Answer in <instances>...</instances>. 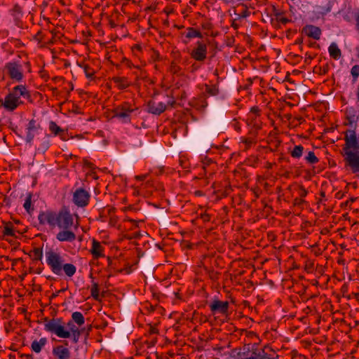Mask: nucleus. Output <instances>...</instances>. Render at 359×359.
Wrapping results in <instances>:
<instances>
[{"mask_svg":"<svg viewBox=\"0 0 359 359\" xmlns=\"http://www.w3.org/2000/svg\"><path fill=\"white\" fill-rule=\"evenodd\" d=\"M90 293L94 299H99V286L97 283H93L92 287L90 289Z\"/></svg>","mask_w":359,"mask_h":359,"instance_id":"33","label":"nucleus"},{"mask_svg":"<svg viewBox=\"0 0 359 359\" xmlns=\"http://www.w3.org/2000/svg\"><path fill=\"white\" fill-rule=\"evenodd\" d=\"M21 97L30 100L31 94L25 85H18L1 101V106L8 111H15L19 106L22 105L24 102Z\"/></svg>","mask_w":359,"mask_h":359,"instance_id":"2","label":"nucleus"},{"mask_svg":"<svg viewBox=\"0 0 359 359\" xmlns=\"http://www.w3.org/2000/svg\"><path fill=\"white\" fill-rule=\"evenodd\" d=\"M147 177V175H140L135 176V180L137 181H143V180H146Z\"/></svg>","mask_w":359,"mask_h":359,"instance_id":"48","label":"nucleus"},{"mask_svg":"<svg viewBox=\"0 0 359 359\" xmlns=\"http://www.w3.org/2000/svg\"><path fill=\"white\" fill-rule=\"evenodd\" d=\"M49 142L48 141H44L39 145L36 151L39 154H43L45 151L49 148Z\"/></svg>","mask_w":359,"mask_h":359,"instance_id":"35","label":"nucleus"},{"mask_svg":"<svg viewBox=\"0 0 359 359\" xmlns=\"http://www.w3.org/2000/svg\"><path fill=\"white\" fill-rule=\"evenodd\" d=\"M205 93L208 96H215L219 93V88L217 84L205 85Z\"/></svg>","mask_w":359,"mask_h":359,"instance_id":"28","label":"nucleus"},{"mask_svg":"<svg viewBox=\"0 0 359 359\" xmlns=\"http://www.w3.org/2000/svg\"><path fill=\"white\" fill-rule=\"evenodd\" d=\"M48 129L53 135L59 136L62 141H67L69 140L67 130L60 128L55 121H50L49 122Z\"/></svg>","mask_w":359,"mask_h":359,"instance_id":"14","label":"nucleus"},{"mask_svg":"<svg viewBox=\"0 0 359 359\" xmlns=\"http://www.w3.org/2000/svg\"><path fill=\"white\" fill-rule=\"evenodd\" d=\"M234 359H277V357L274 355V354H268L264 351L259 353H253L249 357H245L244 353L238 352L236 355L233 356Z\"/></svg>","mask_w":359,"mask_h":359,"instance_id":"17","label":"nucleus"},{"mask_svg":"<svg viewBox=\"0 0 359 359\" xmlns=\"http://www.w3.org/2000/svg\"><path fill=\"white\" fill-rule=\"evenodd\" d=\"M196 273V278H194V284L198 287L196 290L198 291H200L201 287L200 286V282L201 281V271H200V267L198 266V269L195 271Z\"/></svg>","mask_w":359,"mask_h":359,"instance_id":"38","label":"nucleus"},{"mask_svg":"<svg viewBox=\"0 0 359 359\" xmlns=\"http://www.w3.org/2000/svg\"><path fill=\"white\" fill-rule=\"evenodd\" d=\"M304 148L302 145H295L291 151L292 157H300L304 152Z\"/></svg>","mask_w":359,"mask_h":359,"instance_id":"32","label":"nucleus"},{"mask_svg":"<svg viewBox=\"0 0 359 359\" xmlns=\"http://www.w3.org/2000/svg\"><path fill=\"white\" fill-rule=\"evenodd\" d=\"M351 74L353 77V81L355 82L359 76V65H355L351 69Z\"/></svg>","mask_w":359,"mask_h":359,"instance_id":"36","label":"nucleus"},{"mask_svg":"<svg viewBox=\"0 0 359 359\" xmlns=\"http://www.w3.org/2000/svg\"><path fill=\"white\" fill-rule=\"evenodd\" d=\"M25 65L29 67V72H30V63L27 62L25 63Z\"/></svg>","mask_w":359,"mask_h":359,"instance_id":"61","label":"nucleus"},{"mask_svg":"<svg viewBox=\"0 0 359 359\" xmlns=\"http://www.w3.org/2000/svg\"><path fill=\"white\" fill-rule=\"evenodd\" d=\"M47 343V339L45 337L41 338L39 341L34 340L31 345L32 350L35 353H40L42 348Z\"/></svg>","mask_w":359,"mask_h":359,"instance_id":"24","label":"nucleus"},{"mask_svg":"<svg viewBox=\"0 0 359 359\" xmlns=\"http://www.w3.org/2000/svg\"><path fill=\"white\" fill-rule=\"evenodd\" d=\"M70 325H72V327H71L69 330H67L62 325V320L61 318H53L46 321L44 324V329L46 331L54 333L58 337L63 339L69 338L71 334H73L74 333L76 334L81 332V330H80L72 322L69 321L67 323V326L70 327Z\"/></svg>","mask_w":359,"mask_h":359,"instance_id":"3","label":"nucleus"},{"mask_svg":"<svg viewBox=\"0 0 359 359\" xmlns=\"http://www.w3.org/2000/svg\"><path fill=\"white\" fill-rule=\"evenodd\" d=\"M210 307L212 312L225 313L228 311L229 303L228 302L215 300L210 304Z\"/></svg>","mask_w":359,"mask_h":359,"instance_id":"20","label":"nucleus"},{"mask_svg":"<svg viewBox=\"0 0 359 359\" xmlns=\"http://www.w3.org/2000/svg\"><path fill=\"white\" fill-rule=\"evenodd\" d=\"M182 36L184 37V43H189L193 39H202V32L200 29L189 27L182 33Z\"/></svg>","mask_w":359,"mask_h":359,"instance_id":"18","label":"nucleus"},{"mask_svg":"<svg viewBox=\"0 0 359 359\" xmlns=\"http://www.w3.org/2000/svg\"><path fill=\"white\" fill-rule=\"evenodd\" d=\"M231 126L234 128L235 130L240 132L241 130V124L238 121L237 119L234 118L231 123Z\"/></svg>","mask_w":359,"mask_h":359,"instance_id":"40","label":"nucleus"},{"mask_svg":"<svg viewBox=\"0 0 359 359\" xmlns=\"http://www.w3.org/2000/svg\"><path fill=\"white\" fill-rule=\"evenodd\" d=\"M336 2L337 0H329L325 6L320 7V13L323 15L330 13Z\"/></svg>","mask_w":359,"mask_h":359,"instance_id":"31","label":"nucleus"},{"mask_svg":"<svg viewBox=\"0 0 359 359\" xmlns=\"http://www.w3.org/2000/svg\"><path fill=\"white\" fill-rule=\"evenodd\" d=\"M259 110L258 107H253L250 109V115H254L255 116H257L259 115Z\"/></svg>","mask_w":359,"mask_h":359,"instance_id":"46","label":"nucleus"},{"mask_svg":"<svg viewBox=\"0 0 359 359\" xmlns=\"http://www.w3.org/2000/svg\"><path fill=\"white\" fill-rule=\"evenodd\" d=\"M175 103V101H168L167 104L172 106Z\"/></svg>","mask_w":359,"mask_h":359,"instance_id":"56","label":"nucleus"},{"mask_svg":"<svg viewBox=\"0 0 359 359\" xmlns=\"http://www.w3.org/2000/svg\"><path fill=\"white\" fill-rule=\"evenodd\" d=\"M138 109L134 102H123L112 110L113 117L123 123H129L131 122L132 117L137 115Z\"/></svg>","mask_w":359,"mask_h":359,"instance_id":"4","label":"nucleus"},{"mask_svg":"<svg viewBox=\"0 0 359 359\" xmlns=\"http://www.w3.org/2000/svg\"><path fill=\"white\" fill-rule=\"evenodd\" d=\"M345 142L344 149L347 157H359V139L354 130L346 132Z\"/></svg>","mask_w":359,"mask_h":359,"instance_id":"5","label":"nucleus"},{"mask_svg":"<svg viewBox=\"0 0 359 359\" xmlns=\"http://www.w3.org/2000/svg\"><path fill=\"white\" fill-rule=\"evenodd\" d=\"M40 130H41V124L36 119L29 120L26 127V142L31 144Z\"/></svg>","mask_w":359,"mask_h":359,"instance_id":"10","label":"nucleus"},{"mask_svg":"<svg viewBox=\"0 0 359 359\" xmlns=\"http://www.w3.org/2000/svg\"><path fill=\"white\" fill-rule=\"evenodd\" d=\"M65 345H57L53 348L52 353L55 359H70L71 351L68 346V341H64Z\"/></svg>","mask_w":359,"mask_h":359,"instance_id":"12","label":"nucleus"},{"mask_svg":"<svg viewBox=\"0 0 359 359\" xmlns=\"http://www.w3.org/2000/svg\"><path fill=\"white\" fill-rule=\"evenodd\" d=\"M297 196L304 199L308 194V191L302 186H297L295 189Z\"/></svg>","mask_w":359,"mask_h":359,"instance_id":"34","label":"nucleus"},{"mask_svg":"<svg viewBox=\"0 0 359 359\" xmlns=\"http://www.w3.org/2000/svg\"><path fill=\"white\" fill-rule=\"evenodd\" d=\"M279 20L280 22H281L283 24H286L288 22V20L285 18H279Z\"/></svg>","mask_w":359,"mask_h":359,"instance_id":"52","label":"nucleus"},{"mask_svg":"<svg viewBox=\"0 0 359 359\" xmlns=\"http://www.w3.org/2000/svg\"><path fill=\"white\" fill-rule=\"evenodd\" d=\"M32 194L28 193L26 196V198L25 200V203L23 204L24 208L28 213H30L31 212H32L34 210V208L32 205Z\"/></svg>","mask_w":359,"mask_h":359,"instance_id":"29","label":"nucleus"},{"mask_svg":"<svg viewBox=\"0 0 359 359\" xmlns=\"http://www.w3.org/2000/svg\"><path fill=\"white\" fill-rule=\"evenodd\" d=\"M344 19L345 20L348 21V22H349V21H350V18H349V17H348V15H344Z\"/></svg>","mask_w":359,"mask_h":359,"instance_id":"58","label":"nucleus"},{"mask_svg":"<svg viewBox=\"0 0 359 359\" xmlns=\"http://www.w3.org/2000/svg\"><path fill=\"white\" fill-rule=\"evenodd\" d=\"M80 67H81V65H80ZM82 67L83 69L86 76L88 79L93 80L95 77V71L88 65H83Z\"/></svg>","mask_w":359,"mask_h":359,"instance_id":"30","label":"nucleus"},{"mask_svg":"<svg viewBox=\"0 0 359 359\" xmlns=\"http://www.w3.org/2000/svg\"><path fill=\"white\" fill-rule=\"evenodd\" d=\"M330 56L335 60H338L341 57V51L337 44L332 42L328 47Z\"/></svg>","mask_w":359,"mask_h":359,"instance_id":"22","label":"nucleus"},{"mask_svg":"<svg viewBox=\"0 0 359 359\" xmlns=\"http://www.w3.org/2000/svg\"><path fill=\"white\" fill-rule=\"evenodd\" d=\"M41 76L42 78H44V79H45V78H46V74H45V73H43V72H41Z\"/></svg>","mask_w":359,"mask_h":359,"instance_id":"60","label":"nucleus"},{"mask_svg":"<svg viewBox=\"0 0 359 359\" xmlns=\"http://www.w3.org/2000/svg\"><path fill=\"white\" fill-rule=\"evenodd\" d=\"M52 90H53V92H55V91H57V88H53V89H52Z\"/></svg>","mask_w":359,"mask_h":359,"instance_id":"63","label":"nucleus"},{"mask_svg":"<svg viewBox=\"0 0 359 359\" xmlns=\"http://www.w3.org/2000/svg\"><path fill=\"white\" fill-rule=\"evenodd\" d=\"M260 129L258 123H253L250 131V137H241L240 142V148L243 150H247L256 143L255 135L256 133Z\"/></svg>","mask_w":359,"mask_h":359,"instance_id":"9","label":"nucleus"},{"mask_svg":"<svg viewBox=\"0 0 359 359\" xmlns=\"http://www.w3.org/2000/svg\"><path fill=\"white\" fill-rule=\"evenodd\" d=\"M302 34L309 38H312L315 40H319L322 35V30L320 27L313 25H306L302 28Z\"/></svg>","mask_w":359,"mask_h":359,"instance_id":"16","label":"nucleus"},{"mask_svg":"<svg viewBox=\"0 0 359 359\" xmlns=\"http://www.w3.org/2000/svg\"><path fill=\"white\" fill-rule=\"evenodd\" d=\"M306 157H316L313 151H309Z\"/></svg>","mask_w":359,"mask_h":359,"instance_id":"54","label":"nucleus"},{"mask_svg":"<svg viewBox=\"0 0 359 359\" xmlns=\"http://www.w3.org/2000/svg\"><path fill=\"white\" fill-rule=\"evenodd\" d=\"M32 256L34 260H41L43 258V250L41 248H34L32 250Z\"/></svg>","mask_w":359,"mask_h":359,"instance_id":"37","label":"nucleus"},{"mask_svg":"<svg viewBox=\"0 0 359 359\" xmlns=\"http://www.w3.org/2000/svg\"><path fill=\"white\" fill-rule=\"evenodd\" d=\"M231 26L235 29H237L238 28V24L236 22V20H233L232 24H231Z\"/></svg>","mask_w":359,"mask_h":359,"instance_id":"51","label":"nucleus"},{"mask_svg":"<svg viewBox=\"0 0 359 359\" xmlns=\"http://www.w3.org/2000/svg\"><path fill=\"white\" fill-rule=\"evenodd\" d=\"M4 71L13 81L20 82L24 78L23 68L20 61H11L4 66Z\"/></svg>","mask_w":359,"mask_h":359,"instance_id":"6","label":"nucleus"},{"mask_svg":"<svg viewBox=\"0 0 359 359\" xmlns=\"http://www.w3.org/2000/svg\"><path fill=\"white\" fill-rule=\"evenodd\" d=\"M76 266L73 264L65 262V259L64 258L62 264L59 265L55 275L58 276L65 275L66 276L71 278L76 273Z\"/></svg>","mask_w":359,"mask_h":359,"instance_id":"11","label":"nucleus"},{"mask_svg":"<svg viewBox=\"0 0 359 359\" xmlns=\"http://www.w3.org/2000/svg\"><path fill=\"white\" fill-rule=\"evenodd\" d=\"M201 67V65L200 64H196V63H194L190 67V72H196V70H198L199 68Z\"/></svg>","mask_w":359,"mask_h":359,"instance_id":"47","label":"nucleus"},{"mask_svg":"<svg viewBox=\"0 0 359 359\" xmlns=\"http://www.w3.org/2000/svg\"><path fill=\"white\" fill-rule=\"evenodd\" d=\"M72 320L78 325L81 326L84 324L85 318L83 315L79 311H75L72 314Z\"/></svg>","mask_w":359,"mask_h":359,"instance_id":"27","label":"nucleus"},{"mask_svg":"<svg viewBox=\"0 0 359 359\" xmlns=\"http://www.w3.org/2000/svg\"><path fill=\"white\" fill-rule=\"evenodd\" d=\"M208 275L210 279L215 280L218 278V273L215 271H208Z\"/></svg>","mask_w":359,"mask_h":359,"instance_id":"45","label":"nucleus"},{"mask_svg":"<svg viewBox=\"0 0 359 359\" xmlns=\"http://www.w3.org/2000/svg\"><path fill=\"white\" fill-rule=\"evenodd\" d=\"M195 194H196V196H201V191H196L195 192Z\"/></svg>","mask_w":359,"mask_h":359,"instance_id":"59","label":"nucleus"},{"mask_svg":"<svg viewBox=\"0 0 359 359\" xmlns=\"http://www.w3.org/2000/svg\"><path fill=\"white\" fill-rule=\"evenodd\" d=\"M40 224H48L51 228L57 227L61 229L56 234V239L60 242L74 241L76 234L71 230L72 227L77 229L79 224H74L73 215L67 210H61L59 212L46 210L41 212L38 215Z\"/></svg>","mask_w":359,"mask_h":359,"instance_id":"1","label":"nucleus"},{"mask_svg":"<svg viewBox=\"0 0 359 359\" xmlns=\"http://www.w3.org/2000/svg\"><path fill=\"white\" fill-rule=\"evenodd\" d=\"M151 332H152V333H155V332H156V329H155V328H154V327L151 329Z\"/></svg>","mask_w":359,"mask_h":359,"instance_id":"62","label":"nucleus"},{"mask_svg":"<svg viewBox=\"0 0 359 359\" xmlns=\"http://www.w3.org/2000/svg\"><path fill=\"white\" fill-rule=\"evenodd\" d=\"M197 46L194 47L190 52L191 58L201 62L202 61V42L197 41Z\"/></svg>","mask_w":359,"mask_h":359,"instance_id":"23","label":"nucleus"},{"mask_svg":"<svg viewBox=\"0 0 359 359\" xmlns=\"http://www.w3.org/2000/svg\"><path fill=\"white\" fill-rule=\"evenodd\" d=\"M122 63L130 69L133 67L138 68V67L135 66L130 60H129L128 59H126V58L123 59Z\"/></svg>","mask_w":359,"mask_h":359,"instance_id":"42","label":"nucleus"},{"mask_svg":"<svg viewBox=\"0 0 359 359\" xmlns=\"http://www.w3.org/2000/svg\"><path fill=\"white\" fill-rule=\"evenodd\" d=\"M348 119L349 120V123L351 124L353 122L355 121V116H348Z\"/></svg>","mask_w":359,"mask_h":359,"instance_id":"50","label":"nucleus"},{"mask_svg":"<svg viewBox=\"0 0 359 359\" xmlns=\"http://www.w3.org/2000/svg\"><path fill=\"white\" fill-rule=\"evenodd\" d=\"M15 229H14L11 222H6L3 229L4 236L16 237Z\"/></svg>","mask_w":359,"mask_h":359,"instance_id":"26","label":"nucleus"},{"mask_svg":"<svg viewBox=\"0 0 359 359\" xmlns=\"http://www.w3.org/2000/svg\"><path fill=\"white\" fill-rule=\"evenodd\" d=\"M9 13L13 18L14 25L18 28H23L24 23L22 20L23 11L22 7L18 4H15L9 10Z\"/></svg>","mask_w":359,"mask_h":359,"instance_id":"13","label":"nucleus"},{"mask_svg":"<svg viewBox=\"0 0 359 359\" xmlns=\"http://www.w3.org/2000/svg\"><path fill=\"white\" fill-rule=\"evenodd\" d=\"M318 159L319 158H306L308 162L311 164L316 163L317 162H318Z\"/></svg>","mask_w":359,"mask_h":359,"instance_id":"49","label":"nucleus"},{"mask_svg":"<svg viewBox=\"0 0 359 359\" xmlns=\"http://www.w3.org/2000/svg\"><path fill=\"white\" fill-rule=\"evenodd\" d=\"M166 109V104L163 102H156L154 100L147 102V111L154 115H160Z\"/></svg>","mask_w":359,"mask_h":359,"instance_id":"15","label":"nucleus"},{"mask_svg":"<svg viewBox=\"0 0 359 359\" xmlns=\"http://www.w3.org/2000/svg\"><path fill=\"white\" fill-rule=\"evenodd\" d=\"M69 157H70V158H72V157H77V156H75V155H73V154H70V155H69Z\"/></svg>","mask_w":359,"mask_h":359,"instance_id":"64","label":"nucleus"},{"mask_svg":"<svg viewBox=\"0 0 359 359\" xmlns=\"http://www.w3.org/2000/svg\"><path fill=\"white\" fill-rule=\"evenodd\" d=\"M90 195L88 191L79 188L73 193L72 201L78 207L83 208L88 205Z\"/></svg>","mask_w":359,"mask_h":359,"instance_id":"8","label":"nucleus"},{"mask_svg":"<svg viewBox=\"0 0 359 359\" xmlns=\"http://www.w3.org/2000/svg\"><path fill=\"white\" fill-rule=\"evenodd\" d=\"M198 0H190L189 1V4L190 5H193V6H196V2H197Z\"/></svg>","mask_w":359,"mask_h":359,"instance_id":"55","label":"nucleus"},{"mask_svg":"<svg viewBox=\"0 0 359 359\" xmlns=\"http://www.w3.org/2000/svg\"><path fill=\"white\" fill-rule=\"evenodd\" d=\"M91 255H93L94 259H98L100 257H103L104 255V247L101 245V243L95 239H93L92 241V247L90 250Z\"/></svg>","mask_w":359,"mask_h":359,"instance_id":"19","label":"nucleus"},{"mask_svg":"<svg viewBox=\"0 0 359 359\" xmlns=\"http://www.w3.org/2000/svg\"><path fill=\"white\" fill-rule=\"evenodd\" d=\"M81 334V332L79 333H74L73 334H71V337H72V340L74 343H77L79 340L80 336Z\"/></svg>","mask_w":359,"mask_h":359,"instance_id":"44","label":"nucleus"},{"mask_svg":"<svg viewBox=\"0 0 359 359\" xmlns=\"http://www.w3.org/2000/svg\"><path fill=\"white\" fill-rule=\"evenodd\" d=\"M179 163H180V165L183 168H188V165H189L188 158H180L179 159Z\"/></svg>","mask_w":359,"mask_h":359,"instance_id":"43","label":"nucleus"},{"mask_svg":"<svg viewBox=\"0 0 359 359\" xmlns=\"http://www.w3.org/2000/svg\"><path fill=\"white\" fill-rule=\"evenodd\" d=\"M180 71V67L175 62H172L170 67V72L172 74H177Z\"/></svg>","mask_w":359,"mask_h":359,"instance_id":"39","label":"nucleus"},{"mask_svg":"<svg viewBox=\"0 0 359 359\" xmlns=\"http://www.w3.org/2000/svg\"><path fill=\"white\" fill-rule=\"evenodd\" d=\"M304 203H305L304 199L296 196L293 201V204L295 206H302Z\"/></svg>","mask_w":359,"mask_h":359,"instance_id":"41","label":"nucleus"},{"mask_svg":"<svg viewBox=\"0 0 359 359\" xmlns=\"http://www.w3.org/2000/svg\"><path fill=\"white\" fill-rule=\"evenodd\" d=\"M345 159V166L349 167L353 173L359 172V158Z\"/></svg>","mask_w":359,"mask_h":359,"instance_id":"25","label":"nucleus"},{"mask_svg":"<svg viewBox=\"0 0 359 359\" xmlns=\"http://www.w3.org/2000/svg\"><path fill=\"white\" fill-rule=\"evenodd\" d=\"M45 256L46 264L53 272V273L55 274L59 265L62 264L65 256L60 252H57L53 249H49L46 250L45 252Z\"/></svg>","mask_w":359,"mask_h":359,"instance_id":"7","label":"nucleus"},{"mask_svg":"<svg viewBox=\"0 0 359 359\" xmlns=\"http://www.w3.org/2000/svg\"><path fill=\"white\" fill-rule=\"evenodd\" d=\"M357 53V57L359 59V46L355 48Z\"/></svg>","mask_w":359,"mask_h":359,"instance_id":"57","label":"nucleus"},{"mask_svg":"<svg viewBox=\"0 0 359 359\" xmlns=\"http://www.w3.org/2000/svg\"><path fill=\"white\" fill-rule=\"evenodd\" d=\"M111 80L119 90L126 89L130 86V83L128 78L124 76H114Z\"/></svg>","mask_w":359,"mask_h":359,"instance_id":"21","label":"nucleus"},{"mask_svg":"<svg viewBox=\"0 0 359 359\" xmlns=\"http://www.w3.org/2000/svg\"><path fill=\"white\" fill-rule=\"evenodd\" d=\"M209 220H210L209 215L203 213V222L205 221H209Z\"/></svg>","mask_w":359,"mask_h":359,"instance_id":"53","label":"nucleus"}]
</instances>
